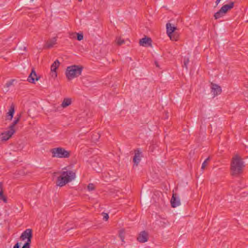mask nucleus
I'll use <instances>...</instances> for the list:
<instances>
[{
    "instance_id": "nucleus-23",
    "label": "nucleus",
    "mask_w": 248,
    "mask_h": 248,
    "mask_svg": "<svg viewBox=\"0 0 248 248\" xmlns=\"http://www.w3.org/2000/svg\"><path fill=\"white\" fill-rule=\"evenodd\" d=\"M116 43L119 46L122 45V44H124V40L119 37H118L116 38Z\"/></svg>"
},
{
    "instance_id": "nucleus-32",
    "label": "nucleus",
    "mask_w": 248,
    "mask_h": 248,
    "mask_svg": "<svg viewBox=\"0 0 248 248\" xmlns=\"http://www.w3.org/2000/svg\"><path fill=\"white\" fill-rule=\"evenodd\" d=\"M103 219L106 221L107 220L109 217L107 213H103Z\"/></svg>"
},
{
    "instance_id": "nucleus-2",
    "label": "nucleus",
    "mask_w": 248,
    "mask_h": 248,
    "mask_svg": "<svg viewBox=\"0 0 248 248\" xmlns=\"http://www.w3.org/2000/svg\"><path fill=\"white\" fill-rule=\"evenodd\" d=\"M75 177L76 174L73 171H62L60 172V175L57 178L56 185L62 187L71 182Z\"/></svg>"
},
{
    "instance_id": "nucleus-14",
    "label": "nucleus",
    "mask_w": 248,
    "mask_h": 248,
    "mask_svg": "<svg viewBox=\"0 0 248 248\" xmlns=\"http://www.w3.org/2000/svg\"><path fill=\"white\" fill-rule=\"evenodd\" d=\"M57 41L56 37H53L49 40H48L46 45L45 46V48H50L56 44Z\"/></svg>"
},
{
    "instance_id": "nucleus-27",
    "label": "nucleus",
    "mask_w": 248,
    "mask_h": 248,
    "mask_svg": "<svg viewBox=\"0 0 248 248\" xmlns=\"http://www.w3.org/2000/svg\"><path fill=\"white\" fill-rule=\"evenodd\" d=\"M189 60L188 58H185L184 60V66L187 69V65L189 63Z\"/></svg>"
},
{
    "instance_id": "nucleus-6",
    "label": "nucleus",
    "mask_w": 248,
    "mask_h": 248,
    "mask_svg": "<svg viewBox=\"0 0 248 248\" xmlns=\"http://www.w3.org/2000/svg\"><path fill=\"white\" fill-rule=\"evenodd\" d=\"M32 237V231L31 229H28L24 231L21 234L20 238L24 241L27 239L26 242L31 243V240Z\"/></svg>"
},
{
    "instance_id": "nucleus-10",
    "label": "nucleus",
    "mask_w": 248,
    "mask_h": 248,
    "mask_svg": "<svg viewBox=\"0 0 248 248\" xmlns=\"http://www.w3.org/2000/svg\"><path fill=\"white\" fill-rule=\"evenodd\" d=\"M148 234L145 231H142L139 234L137 240L140 243H145L148 241Z\"/></svg>"
},
{
    "instance_id": "nucleus-5",
    "label": "nucleus",
    "mask_w": 248,
    "mask_h": 248,
    "mask_svg": "<svg viewBox=\"0 0 248 248\" xmlns=\"http://www.w3.org/2000/svg\"><path fill=\"white\" fill-rule=\"evenodd\" d=\"M167 28V33L170 37V39L172 40L176 41L178 39V35H176L175 34H173V33L176 30V28L172 25L168 23L166 24Z\"/></svg>"
},
{
    "instance_id": "nucleus-11",
    "label": "nucleus",
    "mask_w": 248,
    "mask_h": 248,
    "mask_svg": "<svg viewBox=\"0 0 248 248\" xmlns=\"http://www.w3.org/2000/svg\"><path fill=\"white\" fill-rule=\"evenodd\" d=\"M171 206L173 208L180 205V201L179 197L176 193H173L170 200Z\"/></svg>"
},
{
    "instance_id": "nucleus-18",
    "label": "nucleus",
    "mask_w": 248,
    "mask_h": 248,
    "mask_svg": "<svg viewBox=\"0 0 248 248\" xmlns=\"http://www.w3.org/2000/svg\"><path fill=\"white\" fill-rule=\"evenodd\" d=\"M60 64V62L58 60H56L52 64L51 66V71L52 72H55V76H57L56 74V70L57 69L59 65Z\"/></svg>"
},
{
    "instance_id": "nucleus-26",
    "label": "nucleus",
    "mask_w": 248,
    "mask_h": 248,
    "mask_svg": "<svg viewBox=\"0 0 248 248\" xmlns=\"http://www.w3.org/2000/svg\"><path fill=\"white\" fill-rule=\"evenodd\" d=\"M77 39L78 41H81L83 39V34L82 32L77 33Z\"/></svg>"
},
{
    "instance_id": "nucleus-19",
    "label": "nucleus",
    "mask_w": 248,
    "mask_h": 248,
    "mask_svg": "<svg viewBox=\"0 0 248 248\" xmlns=\"http://www.w3.org/2000/svg\"><path fill=\"white\" fill-rule=\"evenodd\" d=\"M71 99L69 98H64L61 104V106L63 108H66L71 104Z\"/></svg>"
},
{
    "instance_id": "nucleus-22",
    "label": "nucleus",
    "mask_w": 248,
    "mask_h": 248,
    "mask_svg": "<svg viewBox=\"0 0 248 248\" xmlns=\"http://www.w3.org/2000/svg\"><path fill=\"white\" fill-rule=\"evenodd\" d=\"M100 137V135L98 133H94L92 136V140L93 141L96 142L97 141Z\"/></svg>"
},
{
    "instance_id": "nucleus-8",
    "label": "nucleus",
    "mask_w": 248,
    "mask_h": 248,
    "mask_svg": "<svg viewBox=\"0 0 248 248\" xmlns=\"http://www.w3.org/2000/svg\"><path fill=\"white\" fill-rule=\"evenodd\" d=\"M15 132V130L9 129L7 131L1 134V139L2 140L6 141L9 140Z\"/></svg>"
},
{
    "instance_id": "nucleus-20",
    "label": "nucleus",
    "mask_w": 248,
    "mask_h": 248,
    "mask_svg": "<svg viewBox=\"0 0 248 248\" xmlns=\"http://www.w3.org/2000/svg\"><path fill=\"white\" fill-rule=\"evenodd\" d=\"M0 200H2L4 202H7L6 198L3 195L2 184H0Z\"/></svg>"
},
{
    "instance_id": "nucleus-34",
    "label": "nucleus",
    "mask_w": 248,
    "mask_h": 248,
    "mask_svg": "<svg viewBox=\"0 0 248 248\" xmlns=\"http://www.w3.org/2000/svg\"><path fill=\"white\" fill-rule=\"evenodd\" d=\"M221 0H216V4L217 5L220 1Z\"/></svg>"
},
{
    "instance_id": "nucleus-25",
    "label": "nucleus",
    "mask_w": 248,
    "mask_h": 248,
    "mask_svg": "<svg viewBox=\"0 0 248 248\" xmlns=\"http://www.w3.org/2000/svg\"><path fill=\"white\" fill-rule=\"evenodd\" d=\"M119 237L121 240L123 242L124 239V230H121L119 232Z\"/></svg>"
},
{
    "instance_id": "nucleus-7",
    "label": "nucleus",
    "mask_w": 248,
    "mask_h": 248,
    "mask_svg": "<svg viewBox=\"0 0 248 248\" xmlns=\"http://www.w3.org/2000/svg\"><path fill=\"white\" fill-rule=\"evenodd\" d=\"M211 93H213L214 97L221 93L222 90L219 85L213 83H211Z\"/></svg>"
},
{
    "instance_id": "nucleus-17",
    "label": "nucleus",
    "mask_w": 248,
    "mask_h": 248,
    "mask_svg": "<svg viewBox=\"0 0 248 248\" xmlns=\"http://www.w3.org/2000/svg\"><path fill=\"white\" fill-rule=\"evenodd\" d=\"M21 118V114H19L17 116V117H15L14 121L12 124L9 126V128L13 130H15L14 127L15 125L19 122Z\"/></svg>"
},
{
    "instance_id": "nucleus-16",
    "label": "nucleus",
    "mask_w": 248,
    "mask_h": 248,
    "mask_svg": "<svg viewBox=\"0 0 248 248\" xmlns=\"http://www.w3.org/2000/svg\"><path fill=\"white\" fill-rule=\"evenodd\" d=\"M15 113V108L13 105H12L8 112L6 114L7 120H12Z\"/></svg>"
},
{
    "instance_id": "nucleus-12",
    "label": "nucleus",
    "mask_w": 248,
    "mask_h": 248,
    "mask_svg": "<svg viewBox=\"0 0 248 248\" xmlns=\"http://www.w3.org/2000/svg\"><path fill=\"white\" fill-rule=\"evenodd\" d=\"M141 153L139 149H137L135 151V155L134 156L133 161L134 163V166H138L140 162V155Z\"/></svg>"
},
{
    "instance_id": "nucleus-35",
    "label": "nucleus",
    "mask_w": 248,
    "mask_h": 248,
    "mask_svg": "<svg viewBox=\"0 0 248 248\" xmlns=\"http://www.w3.org/2000/svg\"><path fill=\"white\" fill-rule=\"evenodd\" d=\"M155 64L156 67H159L158 63V62H155Z\"/></svg>"
},
{
    "instance_id": "nucleus-33",
    "label": "nucleus",
    "mask_w": 248,
    "mask_h": 248,
    "mask_svg": "<svg viewBox=\"0 0 248 248\" xmlns=\"http://www.w3.org/2000/svg\"><path fill=\"white\" fill-rule=\"evenodd\" d=\"M13 248H20V244L18 242H17L15 245L14 246Z\"/></svg>"
},
{
    "instance_id": "nucleus-30",
    "label": "nucleus",
    "mask_w": 248,
    "mask_h": 248,
    "mask_svg": "<svg viewBox=\"0 0 248 248\" xmlns=\"http://www.w3.org/2000/svg\"><path fill=\"white\" fill-rule=\"evenodd\" d=\"M14 81V80L12 79V80H11L8 82H7V83L5 84V86H6V87L8 88L10 86H11L13 84Z\"/></svg>"
},
{
    "instance_id": "nucleus-21",
    "label": "nucleus",
    "mask_w": 248,
    "mask_h": 248,
    "mask_svg": "<svg viewBox=\"0 0 248 248\" xmlns=\"http://www.w3.org/2000/svg\"><path fill=\"white\" fill-rule=\"evenodd\" d=\"M225 14L220 9L218 12L216 13L214 15V17L216 19H218L223 16Z\"/></svg>"
},
{
    "instance_id": "nucleus-9",
    "label": "nucleus",
    "mask_w": 248,
    "mask_h": 248,
    "mask_svg": "<svg viewBox=\"0 0 248 248\" xmlns=\"http://www.w3.org/2000/svg\"><path fill=\"white\" fill-rule=\"evenodd\" d=\"M39 77L36 75L34 68H32L30 75L28 78V81L30 83H34L35 81H38L39 79Z\"/></svg>"
},
{
    "instance_id": "nucleus-4",
    "label": "nucleus",
    "mask_w": 248,
    "mask_h": 248,
    "mask_svg": "<svg viewBox=\"0 0 248 248\" xmlns=\"http://www.w3.org/2000/svg\"><path fill=\"white\" fill-rule=\"evenodd\" d=\"M53 157L68 158L70 155V152L62 147L54 148L50 150Z\"/></svg>"
},
{
    "instance_id": "nucleus-24",
    "label": "nucleus",
    "mask_w": 248,
    "mask_h": 248,
    "mask_svg": "<svg viewBox=\"0 0 248 248\" xmlns=\"http://www.w3.org/2000/svg\"><path fill=\"white\" fill-rule=\"evenodd\" d=\"M210 157L207 158L202 163V169L204 170L205 168V167L207 165L208 162L210 160Z\"/></svg>"
},
{
    "instance_id": "nucleus-37",
    "label": "nucleus",
    "mask_w": 248,
    "mask_h": 248,
    "mask_svg": "<svg viewBox=\"0 0 248 248\" xmlns=\"http://www.w3.org/2000/svg\"><path fill=\"white\" fill-rule=\"evenodd\" d=\"M78 1H82V0H78Z\"/></svg>"
},
{
    "instance_id": "nucleus-3",
    "label": "nucleus",
    "mask_w": 248,
    "mask_h": 248,
    "mask_svg": "<svg viewBox=\"0 0 248 248\" xmlns=\"http://www.w3.org/2000/svg\"><path fill=\"white\" fill-rule=\"evenodd\" d=\"M83 67L80 65H73L67 67L65 75L68 80H71L79 76L82 73Z\"/></svg>"
},
{
    "instance_id": "nucleus-15",
    "label": "nucleus",
    "mask_w": 248,
    "mask_h": 248,
    "mask_svg": "<svg viewBox=\"0 0 248 248\" xmlns=\"http://www.w3.org/2000/svg\"><path fill=\"white\" fill-rule=\"evenodd\" d=\"M234 6V2H231L228 4H225L223 5L221 8V11H222L224 14H226L227 11L232 9Z\"/></svg>"
},
{
    "instance_id": "nucleus-36",
    "label": "nucleus",
    "mask_w": 248,
    "mask_h": 248,
    "mask_svg": "<svg viewBox=\"0 0 248 248\" xmlns=\"http://www.w3.org/2000/svg\"><path fill=\"white\" fill-rule=\"evenodd\" d=\"M168 113H167L166 114V117H165V118H166V119H168V117H169V116H168Z\"/></svg>"
},
{
    "instance_id": "nucleus-1",
    "label": "nucleus",
    "mask_w": 248,
    "mask_h": 248,
    "mask_svg": "<svg viewBox=\"0 0 248 248\" xmlns=\"http://www.w3.org/2000/svg\"><path fill=\"white\" fill-rule=\"evenodd\" d=\"M244 167V162L243 159L239 155H235L232 158L231 164L232 175L236 176L241 174Z\"/></svg>"
},
{
    "instance_id": "nucleus-29",
    "label": "nucleus",
    "mask_w": 248,
    "mask_h": 248,
    "mask_svg": "<svg viewBox=\"0 0 248 248\" xmlns=\"http://www.w3.org/2000/svg\"><path fill=\"white\" fill-rule=\"evenodd\" d=\"M77 32H72L69 34V37L72 39L77 38Z\"/></svg>"
},
{
    "instance_id": "nucleus-13",
    "label": "nucleus",
    "mask_w": 248,
    "mask_h": 248,
    "mask_svg": "<svg viewBox=\"0 0 248 248\" xmlns=\"http://www.w3.org/2000/svg\"><path fill=\"white\" fill-rule=\"evenodd\" d=\"M152 42V40L150 38L145 37L144 38L140 39L139 44L140 46H151Z\"/></svg>"
},
{
    "instance_id": "nucleus-28",
    "label": "nucleus",
    "mask_w": 248,
    "mask_h": 248,
    "mask_svg": "<svg viewBox=\"0 0 248 248\" xmlns=\"http://www.w3.org/2000/svg\"><path fill=\"white\" fill-rule=\"evenodd\" d=\"M88 189L89 191H92L94 189L95 187L93 184H89L88 186Z\"/></svg>"
},
{
    "instance_id": "nucleus-31",
    "label": "nucleus",
    "mask_w": 248,
    "mask_h": 248,
    "mask_svg": "<svg viewBox=\"0 0 248 248\" xmlns=\"http://www.w3.org/2000/svg\"><path fill=\"white\" fill-rule=\"evenodd\" d=\"M31 243H29L28 242H26L24 244V245L23 246L22 248H30V246H31Z\"/></svg>"
}]
</instances>
